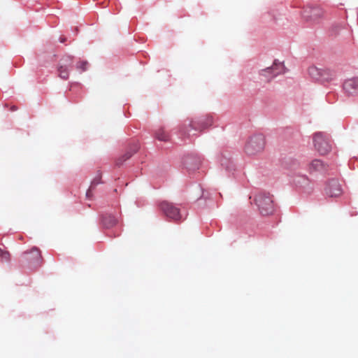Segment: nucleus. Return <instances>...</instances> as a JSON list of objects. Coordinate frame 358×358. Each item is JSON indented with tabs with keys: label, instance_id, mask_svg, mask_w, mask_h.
Listing matches in <instances>:
<instances>
[{
	"label": "nucleus",
	"instance_id": "obj_9",
	"mask_svg": "<svg viewBox=\"0 0 358 358\" xmlns=\"http://www.w3.org/2000/svg\"><path fill=\"white\" fill-rule=\"evenodd\" d=\"M325 192L330 197L339 196L343 193L341 185L337 180L332 179L329 182Z\"/></svg>",
	"mask_w": 358,
	"mask_h": 358
},
{
	"label": "nucleus",
	"instance_id": "obj_4",
	"mask_svg": "<svg viewBox=\"0 0 358 358\" xmlns=\"http://www.w3.org/2000/svg\"><path fill=\"white\" fill-rule=\"evenodd\" d=\"M159 207L161 210L168 218L176 222L181 220L182 216L180 213L179 208L175 206L172 203L164 201L160 203Z\"/></svg>",
	"mask_w": 358,
	"mask_h": 358
},
{
	"label": "nucleus",
	"instance_id": "obj_12",
	"mask_svg": "<svg viewBox=\"0 0 358 358\" xmlns=\"http://www.w3.org/2000/svg\"><path fill=\"white\" fill-rule=\"evenodd\" d=\"M64 64H60L58 68L59 76L64 79L66 80L69 78V69L67 64H71L72 62V59L70 57H67L62 59Z\"/></svg>",
	"mask_w": 358,
	"mask_h": 358
},
{
	"label": "nucleus",
	"instance_id": "obj_6",
	"mask_svg": "<svg viewBox=\"0 0 358 358\" xmlns=\"http://www.w3.org/2000/svg\"><path fill=\"white\" fill-rule=\"evenodd\" d=\"M213 124V117L209 115L201 116L191 120L189 127L196 131H201Z\"/></svg>",
	"mask_w": 358,
	"mask_h": 358
},
{
	"label": "nucleus",
	"instance_id": "obj_21",
	"mask_svg": "<svg viewBox=\"0 0 358 358\" xmlns=\"http://www.w3.org/2000/svg\"><path fill=\"white\" fill-rule=\"evenodd\" d=\"M64 41H65V38H62V39L61 40V42H64Z\"/></svg>",
	"mask_w": 358,
	"mask_h": 358
},
{
	"label": "nucleus",
	"instance_id": "obj_5",
	"mask_svg": "<svg viewBox=\"0 0 358 358\" xmlns=\"http://www.w3.org/2000/svg\"><path fill=\"white\" fill-rule=\"evenodd\" d=\"M324 11L320 6H306L303 12V16L307 21L317 22L323 17Z\"/></svg>",
	"mask_w": 358,
	"mask_h": 358
},
{
	"label": "nucleus",
	"instance_id": "obj_1",
	"mask_svg": "<svg viewBox=\"0 0 358 358\" xmlns=\"http://www.w3.org/2000/svg\"><path fill=\"white\" fill-rule=\"evenodd\" d=\"M266 140L265 137L262 134H258L250 138L247 142L245 150L249 155H255L262 152L265 148Z\"/></svg>",
	"mask_w": 358,
	"mask_h": 358
},
{
	"label": "nucleus",
	"instance_id": "obj_10",
	"mask_svg": "<svg viewBox=\"0 0 358 358\" xmlns=\"http://www.w3.org/2000/svg\"><path fill=\"white\" fill-rule=\"evenodd\" d=\"M284 72V65L281 63H277L275 62L273 65L271 67L266 68L261 71L260 75L264 77H267V74L273 73V75L271 76L268 80L274 78L277 75L282 73Z\"/></svg>",
	"mask_w": 358,
	"mask_h": 358
},
{
	"label": "nucleus",
	"instance_id": "obj_11",
	"mask_svg": "<svg viewBox=\"0 0 358 358\" xmlns=\"http://www.w3.org/2000/svg\"><path fill=\"white\" fill-rule=\"evenodd\" d=\"M343 90L349 95L358 94V77L345 80L343 83Z\"/></svg>",
	"mask_w": 358,
	"mask_h": 358
},
{
	"label": "nucleus",
	"instance_id": "obj_8",
	"mask_svg": "<svg viewBox=\"0 0 358 358\" xmlns=\"http://www.w3.org/2000/svg\"><path fill=\"white\" fill-rule=\"evenodd\" d=\"M24 255L25 259L29 261L30 264H33L36 267L40 266L41 265L43 259L41 251L38 248H33L29 252H25Z\"/></svg>",
	"mask_w": 358,
	"mask_h": 358
},
{
	"label": "nucleus",
	"instance_id": "obj_16",
	"mask_svg": "<svg viewBox=\"0 0 358 358\" xmlns=\"http://www.w3.org/2000/svg\"><path fill=\"white\" fill-rule=\"evenodd\" d=\"M156 138L162 141H167L169 139L168 134L163 129H158L155 133Z\"/></svg>",
	"mask_w": 358,
	"mask_h": 358
},
{
	"label": "nucleus",
	"instance_id": "obj_7",
	"mask_svg": "<svg viewBox=\"0 0 358 358\" xmlns=\"http://www.w3.org/2000/svg\"><path fill=\"white\" fill-rule=\"evenodd\" d=\"M308 72L313 77H315L317 74L320 75L321 79L324 81H330L336 76L335 72L330 69H322L319 71V69L316 67H310Z\"/></svg>",
	"mask_w": 358,
	"mask_h": 358
},
{
	"label": "nucleus",
	"instance_id": "obj_17",
	"mask_svg": "<svg viewBox=\"0 0 358 358\" xmlns=\"http://www.w3.org/2000/svg\"><path fill=\"white\" fill-rule=\"evenodd\" d=\"M10 255L9 252L4 251L0 248V257L2 261L8 262L10 260Z\"/></svg>",
	"mask_w": 358,
	"mask_h": 358
},
{
	"label": "nucleus",
	"instance_id": "obj_15",
	"mask_svg": "<svg viewBox=\"0 0 358 358\" xmlns=\"http://www.w3.org/2000/svg\"><path fill=\"white\" fill-rule=\"evenodd\" d=\"M102 222L106 228H110L117 223V220L112 215H106L103 217Z\"/></svg>",
	"mask_w": 358,
	"mask_h": 358
},
{
	"label": "nucleus",
	"instance_id": "obj_20",
	"mask_svg": "<svg viewBox=\"0 0 358 358\" xmlns=\"http://www.w3.org/2000/svg\"><path fill=\"white\" fill-rule=\"evenodd\" d=\"M98 183H99V182H97V181H96V180H94V181L92 182V185H96V184H98Z\"/></svg>",
	"mask_w": 358,
	"mask_h": 358
},
{
	"label": "nucleus",
	"instance_id": "obj_19",
	"mask_svg": "<svg viewBox=\"0 0 358 358\" xmlns=\"http://www.w3.org/2000/svg\"><path fill=\"white\" fill-rule=\"evenodd\" d=\"M86 196H87V197H89V198L92 196V189H91V188H90V189L87 191V192H86Z\"/></svg>",
	"mask_w": 358,
	"mask_h": 358
},
{
	"label": "nucleus",
	"instance_id": "obj_2",
	"mask_svg": "<svg viewBox=\"0 0 358 358\" xmlns=\"http://www.w3.org/2000/svg\"><path fill=\"white\" fill-rule=\"evenodd\" d=\"M255 203L262 215H268L273 213V201L269 193H259L255 197Z\"/></svg>",
	"mask_w": 358,
	"mask_h": 358
},
{
	"label": "nucleus",
	"instance_id": "obj_14",
	"mask_svg": "<svg viewBox=\"0 0 358 358\" xmlns=\"http://www.w3.org/2000/svg\"><path fill=\"white\" fill-rule=\"evenodd\" d=\"M325 169V164L320 159L313 160L308 166L310 172L322 171Z\"/></svg>",
	"mask_w": 358,
	"mask_h": 358
},
{
	"label": "nucleus",
	"instance_id": "obj_18",
	"mask_svg": "<svg viewBox=\"0 0 358 358\" xmlns=\"http://www.w3.org/2000/svg\"><path fill=\"white\" fill-rule=\"evenodd\" d=\"M87 62L85 61L80 62L77 64V68L81 69L82 71H84L87 69Z\"/></svg>",
	"mask_w": 358,
	"mask_h": 358
},
{
	"label": "nucleus",
	"instance_id": "obj_3",
	"mask_svg": "<svg viewBox=\"0 0 358 358\" xmlns=\"http://www.w3.org/2000/svg\"><path fill=\"white\" fill-rule=\"evenodd\" d=\"M313 139L315 150L321 155H327L331 151V140L325 134L317 132L313 135Z\"/></svg>",
	"mask_w": 358,
	"mask_h": 358
},
{
	"label": "nucleus",
	"instance_id": "obj_13",
	"mask_svg": "<svg viewBox=\"0 0 358 358\" xmlns=\"http://www.w3.org/2000/svg\"><path fill=\"white\" fill-rule=\"evenodd\" d=\"M139 149L138 143L132 145L129 150L121 157L118 158L116 161V164L118 166L122 165L125 161L129 159L134 153H136Z\"/></svg>",
	"mask_w": 358,
	"mask_h": 358
}]
</instances>
